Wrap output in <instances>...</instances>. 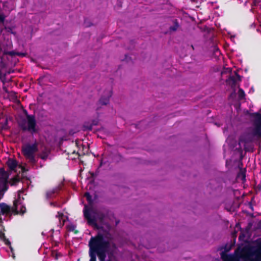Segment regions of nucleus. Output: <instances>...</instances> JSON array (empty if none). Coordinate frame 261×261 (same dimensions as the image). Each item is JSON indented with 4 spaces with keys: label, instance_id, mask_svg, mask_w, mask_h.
Returning a JSON list of instances; mask_svg holds the SVG:
<instances>
[{
    "label": "nucleus",
    "instance_id": "obj_21",
    "mask_svg": "<svg viewBox=\"0 0 261 261\" xmlns=\"http://www.w3.org/2000/svg\"><path fill=\"white\" fill-rule=\"evenodd\" d=\"M18 200H14L13 201V205H14V208H15V211H17V203H18Z\"/></svg>",
    "mask_w": 261,
    "mask_h": 261
},
{
    "label": "nucleus",
    "instance_id": "obj_17",
    "mask_svg": "<svg viewBox=\"0 0 261 261\" xmlns=\"http://www.w3.org/2000/svg\"><path fill=\"white\" fill-rule=\"evenodd\" d=\"M85 197L86 198L88 202L91 204L92 203V198L90 194L88 192H86L85 194Z\"/></svg>",
    "mask_w": 261,
    "mask_h": 261
},
{
    "label": "nucleus",
    "instance_id": "obj_20",
    "mask_svg": "<svg viewBox=\"0 0 261 261\" xmlns=\"http://www.w3.org/2000/svg\"><path fill=\"white\" fill-rule=\"evenodd\" d=\"M5 19V16L3 14H0V22L4 23Z\"/></svg>",
    "mask_w": 261,
    "mask_h": 261
},
{
    "label": "nucleus",
    "instance_id": "obj_9",
    "mask_svg": "<svg viewBox=\"0 0 261 261\" xmlns=\"http://www.w3.org/2000/svg\"><path fill=\"white\" fill-rule=\"evenodd\" d=\"M7 164L11 171L15 170L17 166V162L16 160L9 159L7 162Z\"/></svg>",
    "mask_w": 261,
    "mask_h": 261
},
{
    "label": "nucleus",
    "instance_id": "obj_36",
    "mask_svg": "<svg viewBox=\"0 0 261 261\" xmlns=\"http://www.w3.org/2000/svg\"><path fill=\"white\" fill-rule=\"evenodd\" d=\"M72 153H75V151H73Z\"/></svg>",
    "mask_w": 261,
    "mask_h": 261
},
{
    "label": "nucleus",
    "instance_id": "obj_35",
    "mask_svg": "<svg viewBox=\"0 0 261 261\" xmlns=\"http://www.w3.org/2000/svg\"><path fill=\"white\" fill-rule=\"evenodd\" d=\"M236 232H235L233 234V236L236 235Z\"/></svg>",
    "mask_w": 261,
    "mask_h": 261
},
{
    "label": "nucleus",
    "instance_id": "obj_27",
    "mask_svg": "<svg viewBox=\"0 0 261 261\" xmlns=\"http://www.w3.org/2000/svg\"><path fill=\"white\" fill-rule=\"evenodd\" d=\"M98 121L97 120H93L92 122V125H96L97 124Z\"/></svg>",
    "mask_w": 261,
    "mask_h": 261
},
{
    "label": "nucleus",
    "instance_id": "obj_34",
    "mask_svg": "<svg viewBox=\"0 0 261 261\" xmlns=\"http://www.w3.org/2000/svg\"><path fill=\"white\" fill-rule=\"evenodd\" d=\"M191 47H192V48L194 49V46H193V45H191Z\"/></svg>",
    "mask_w": 261,
    "mask_h": 261
},
{
    "label": "nucleus",
    "instance_id": "obj_3",
    "mask_svg": "<svg viewBox=\"0 0 261 261\" xmlns=\"http://www.w3.org/2000/svg\"><path fill=\"white\" fill-rule=\"evenodd\" d=\"M239 257L246 259L247 261H261V254L246 246L240 249Z\"/></svg>",
    "mask_w": 261,
    "mask_h": 261
},
{
    "label": "nucleus",
    "instance_id": "obj_33",
    "mask_svg": "<svg viewBox=\"0 0 261 261\" xmlns=\"http://www.w3.org/2000/svg\"><path fill=\"white\" fill-rule=\"evenodd\" d=\"M92 126H90V127L89 128V129L91 130V129H92Z\"/></svg>",
    "mask_w": 261,
    "mask_h": 261
},
{
    "label": "nucleus",
    "instance_id": "obj_15",
    "mask_svg": "<svg viewBox=\"0 0 261 261\" xmlns=\"http://www.w3.org/2000/svg\"><path fill=\"white\" fill-rule=\"evenodd\" d=\"M59 190V188H55L46 192V196L47 198H50L53 194L58 192Z\"/></svg>",
    "mask_w": 261,
    "mask_h": 261
},
{
    "label": "nucleus",
    "instance_id": "obj_10",
    "mask_svg": "<svg viewBox=\"0 0 261 261\" xmlns=\"http://www.w3.org/2000/svg\"><path fill=\"white\" fill-rule=\"evenodd\" d=\"M4 121H2L0 122V125L1 128L3 130H8L9 129V126L8 125V121L9 120H11V118L10 117H5L3 118Z\"/></svg>",
    "mask_w": 261,
    "mask_h": 261
},
{
    "label": "nucleus",
    "instance_id": "obj_7",
    "mask_svg": "<svg viewBox=\"0 0 261 261\" xmlns=\"http://www.w3.org/2000/svg\"><path fill=\"white\" fill-rule=\"evenodd\" d=\"M112 91L111 89H110L108 91L106 96H102L100 97L98 101L99 104L102 106H106L108 105L109 103L110 98L112 96Z\"/></svg>",
    "mask_w": 261,
    "mask_h": 261
},
{
    "label": "nucleus",
    "instance_id": "obj_31",
    "mask_svg": "<svg viewBox=\"0 0 261 261\" xmlns=\"http://www.w3.org/2000/svg\"><path fill=\"white\" fill-rule=\"evenodd\" d=\"M191 1L192 2H194V3H197L198 2V0H191Z\"/></svg>",
    "mask_w": 261,
    "mask_h": 261
},
{
    "label": "nucleus",
    "instance_id": "obj_19",
    "mask_svg": "<svg viewBox=\"0 0 261 261\" xmlns=\"http://www.w3.org/2000/svg\"><path fill=\"white\" fill-rule=\"evenodd\" d=\"M47 156L48 154L45 152H42L40 155V158L43 160H45L47 158Z\"/></svg>",
    "mask_w": 261,
    "mask_h": 261
},
{
    "label": "nucleus",
    "instance_id": "obj_8",
    "mask_svg": "<svg viewBox=\"0 0 261 261\" xmlns=\"http://www.w3.org/2000/svg\"><path fill=\"white\" fill-rule=\"evenodd\" d=\"M251 116L254 118V126H261V114L259 113H253Z\"/></svg>",
    "mask_w": 261,
    "mask_h": 261
},
{
    "label": "nucleus",
    "instance_id": "obj_1",
    "mask_svg": "<svg viewBox=\"0 0 261 261\" xmlns=\"http://www.w3.org/2000/svg\"><path fill=\"white\" fill-rule=\"evenodd\" d=\"M84 216L87 221V223L95 228L98 230H103V226L97 224L98 220L100 223H103L105 215L100 212L91 208H88L87 205H85L83 210Z\"/></svg>",
    "mask_w": 261,
    "mask_h": 261
},
{
    "label": "nucleus",
    "instance_id": "obj_5",
    "mask_svg": "<svg viewBox=\"0 0 261 261\" xmlns=\"http://www.w3.org/2000/svg\"><path fill=\"white\" fill-rule=\"evenodd\" d=\"M241 248H237L234 251V254H228L224 252L221 254V258L223 261H247L245 258H242L239 257Z\"/></svg>",
    "mask_w": 261,
    "mask_h": 261
},
{
    "label": "nucleus",
    "instance_id": "obj_24",
    "mask_svg": "<svg viewBox=\"0 0 261 261\" xmlns=\"http://www.w3.org/2000/svg\"><path fill=\"white\" fill-rule=\"evenodd\" d=\"M5 61H11V58L9 55H5Z\"/></svg>",
    "mask_w": 261,
    "mask_h": 261
},
{
    "label": "nucleus",
    "instance_id": "obj_4",
    "mask_svg": "<svg viewBox=\"0 0 261 261\" xmlns=\"http://www.w3.org/2000/svg\"><path fill=\"white\" fill-rule=\"evenodd\" d=\"M38 151V146L36 143L32 145L28 144L22 148V152L29 163L35 165L37 163L35 153Z\"/></svg>",
    "mask_w": 261,
    "mask_h": 261
},
{
    "label": "nucleus",
    "instance_id": "obj_30",
    "mask_svg": "<svg viewBox=\"0 0 261 261\" xmlns=\"http://www.w3.org/2000/svg\"><path fill=\"white\" fill-rule=\"evenodd\" d=\"M242 176H243V179H245V173H243V172H242Z\"/></svg>",
    "mask_w": 261,
    "mask_h": 261
},
{
    "label": "nucleus",
    "instance_id": "obj_12",
    "mask_svg": "<svg viewBox=\"0 0 261 261\" xmlns=\"http://www.w3.org/2000/svg\"><path fill=\"white\" fill-rule=\"evenodd\" d=\"M252 135L259 138H261V126H254V128L252 130Z\"/></svg>",
    "mask_w": 261,
    "mask_h": 261
},
{
    "label": "nucleus",
    "instance_id": "obj_18",
    "mask_svg": "<svg viewBox=\"0 0 261 261\" xmlns=\"http://www.w3.org/2000/svg\"><path fill=\"white\" fill-rule=\"evenodd\" d=\"M69 230L74 232L75 234H77L79 233V230L75 229V226L73 225L69 226Z\"/></svg>",
    "mask_w": 261,
    "mask_h": 261
},
{
    "label": "nucleus",
    "instance_id": "obj_32",
    "mask_svg": "<svg viewBox=\"0 0 261 261\" xmlns=\"http://www.w3.org/2000/svg\"><path fill=\"white\" fill-rule=\"evenodd\" d=\"M127 56L126 55H125V59L127 61Z\"/></svg>",
    "mask_w": 261,
    "mask_h": 261
},
{
    "label": "nucleus",
    "instance_id": "obj_16",
    "mask_svg": "<svg viewBox=\"0 0 261 261\" xmlns=\"http://www.w3.org/2000/svg\"><path fill=\"white\" fill-rule=\"evenodd\" d=\"M238 95L240 99H243L245 96V93L244 91L241 89L240 88L238 91Z\"/></svg>",
    "mask_w": 261,
    "mask_h": 261
},
{
    "label": "nucleus",
    "instance_id": "obj_14",
    "mask_svg": "<svg viewBox=\"0 0 261 261\" xmlns=\"http://www.w3.org/2000/svg\"><path fill=\"white\" fill-rule=\"evenodd\" d=\"M250 248H252V249L258 253L261 254V241L257 242L256 246H249Z\"/></svg>",
    "mask_w": 261,
    "mask_h": 261
},
{
    "label": "nucleus",
    "instance_id": "obj_29",
    "mask_svg": "<svg viewBox=\"0 0 261 261\" xmlns=\"http://www.w3.org/2000/svg\"><path fill=\"white\" fill-rule=\"evenodd\" d=\"M96 175H97V173H92L91 174V176H92V177H95V176H96Z\"/></svg>",
    "mask_w": 261,
    "mask_h": 261
},
{
    "label": "nucleus",
    "instance_id": "obj_22",
    "mask_svg": "<svg viewBox=\"0 0 261 261\" xmlns=\"http://www.w3.org/2000/svg\"><path fill=\"white\" fill-rule=\"evenodd\" d=\"M20 211L21 214H23L25 212V207L22 206Z\"/></svg>",
    "mask_w": 261,
    "mask_h": 261
},
{
    "label": "nucleus",
    "instance_id": "obj_6",
    "mask_svg": "<svg viewBox=\"0 0 261 261\" xmlns=\"http://www.w3.org/2000/svg\"><path fill=\"white\" fill-rule=\"evenodd\" d=\"M235 74L236 76L229 75L226 80L227 84L231 86V87H234L236 86L237 81H241L240 75L237 72L235 73Z\"/></svg>",
    "mask_w": 261,
    "mask_h": 261
},
{
    "label": "nucleus",
    "instance_id": "obj_2",
    "mask_svg": "<svg viewBox=\"0 0 261 261\" xmlns=\"http://www.w3.org/2000/svg\"><path fill=\"white\" fill-rule=\"evenodd\" d=\"M27 119L22 118L18 121L19 127L23 132L29 131L32 133L37 132L36 128V120L35 116L34 115H29L26 110H23Z\"/></svg>",
    "mask_w": 261,
    "mask_h": 261
},
{
    "label": "nucleus",
    "instance_id": "obj_13",
    "mask_svg": "<svg viewBox=\"0 0 261 261\" xmlns=\"http://www.w3.org/2000/svg\"><path fill=\"white\" fill-rule=\"evenodd\" d=\"M64 214L62 212H58L57 213V215H56V217L58 218L60 226L62 227L64 225L65 219H64Z\"/></svg>",
    "mask_w": 261,
    "mask_h": 261
},
{
    "label": "nucleus",
    "instance_id": "obj_11",
    "mask_svg": "<svg viewBox=\"0 0 261 261\" xmlns=\"http://www.w3.org/2000/svg\"><path fill=\"white\" fill-rule=\"evenodd\" d=\"M0 208L3 214H8L10 212V206L4 203H0Z\"/></svg>",
    "mask_w": 261,
    "mask_h": 261
},
{
    "label": "nucleus",
    "instance_id": "obj_26",
    "mask_svg": "<svg viewBox=\"0 0 261 261\" xmlns=\"http://www.w3.org/2000/svg\"><path fill=\"white\" fill-rule=\"evenodd\" d=\"M50 205L51 206L56 207L57 206L58 204L55 202H51L50 203Z\"/></svg>",
    "mask_w": 261,
    "mask_h": 261
},
{
    "label": "nucleus",
    "instance_id": "obj_25",
    "mask_svg": "<svg viewBox=\"0 0 261 261\" xmlns=\"http://www.w3.org/2000/svg\"><path fill=\"white\" fill-rule=\"evenodd\" d=\"M214 52L216 54H217V53L220 54V51L219 49L217 46L214 47Z\"/></svg>",
    "mask_w": 261,
    "mask_h": 261
},
{
    "label": "nucleus",
    "instance_id": "obj_28",
    "mask_svg": "<svg viewBox=\"0 0 261 261\" xmlns=\"http://www.w3.org/2000/svg\"><path fill=\"white\" fill-rule=\"evenodd\" d=\"M176 29H177V28H176V27H175V26L172 27L170 28V30H171L172 31H176Z\"/></svg>",
    "mask_w": 261,
    "mask_h": 261
},
{
    "label": "nucleus",
    "instance_id": "obj_23",
    "mask_svg": "<svg viewBox=\"0 0 261 261\" xmlns=\"http://www.w3.org/2000/svg\"><path fill=\"white\" fill-rule=\"evenodd\" d=\"M231 249V246H227L226 245L225 246V248H224V251L225 252H228Z\"/></svg>",
    "mask_w": 261,
    "mask_h": 261
}]
</instances>
